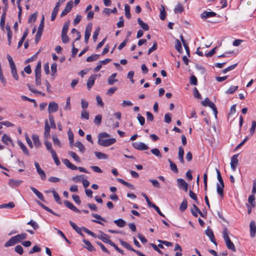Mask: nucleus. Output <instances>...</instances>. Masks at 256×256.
Returning a JSON list of instances; mask_svg holds the SVG:
<instances>
[{
    "label": "nucleus",
    "mask_w": 256,
    "mask_h": 256,
    "mask_svg": "<svg viewBox=\"0 0 256 256\" xmlns=\"http://www.w3.org/2000/svg\"><path fill=\"white\" fill-rule=\"evenodd\" d=\"M132 146L138 150H144L148 149V146L142 142H134L132 144Z\"/></svg>",
    "instance_id": "39448f33"
},
{
    "label": "nucleus",
    "mask_w": 256,
    "mask_h": 256,
    "mask_svg": "<svg viewBox=\"0 0 256 256\" xmlns=\"http://www.w3.org/2000/svg\"><path fill=\"white\" fill-rule=\"evenodd\" d=\"M82 242L86 244V246H84V248H86L90 252H92L95 250L93 246L91 244V243L88 240L84 239L82 240Z\"/></svg>",
    "instance_id": "b1692460"
},
{
    "label": "nucleus",
    "mask_w": 256,
    "mask_h": 256,
    "mask_svg": "<svg viewBox=\"0 0 256 256\" xmlns=\"http://www.w3.org/2000/svg\"><path fill=\"white\" fill-rule=\"evenodd\" d=\"M239 154H234L232 158H231V160H230V167L232 170L234 172L236 170V166L238 164V156Z\"/></svg>",
    "instance_id": "423d86ee"
},
{
    "label": "nucleus",
    "mask_w": 256,
    "mask_h": 256,
    "mask_svg": "<svg viewBox=\"0 0 256 256\" xmlns=\"http://www.w3.org/2000/svg\"><path fill=\"white\" fill-rule=\"evenodd\" d=\"M120 244L124 246L126 248L128 249V250H130V251L134 252V249L132 246L129 244L128 243L126 242L125 241H124L122 240H120Z\"/></svg>",
    "instance_id": "c756f323"
},
{
    "label": "nucleus",
    "mask_w": 256,
    "mask_h": 256,
    "mask_svg": "<svg viewBox=\"0 0 256 256\" xmlns=\"http://www.w3.org/2000/svg\"><path fill=\"white\" fill-rule=\"evenodd\" d=\"M73 4L74 3L72 0H70L67 3L65 8L62 11L60 14L61 17H63L64 16L66 15L71 10L73 6Z\"/></svg>",
    "instance_id": "6e6552de"
},
{
    "label": "nucleus",
    "mask_w": 256,
    "mask_h": 256,
    "mask_svg": "<svg viewBox=\"0 0 256 256\" xmlns=\"http://www.w3.org/2000/svg\"><path fill=\"white\" fill-rule=\"evenodd\" d=\"M17 243L20 242L22 240H24L27 237V234L26 233H22L14 236Z\"/></svg>",
    "instance_id": "393cba45"
},
{
    "label": "nucleus",
    "mask_w": 256,
    "mask_h": 256,
    "mask_svg": "<svg viewBox=\"0 0 256 256\" xmlns=\"http://www.w3.org/2000/svg\"><path fill=\"white\" fill-rule=\"evenodd\" d=\"M62 162L68 168L72 170H76L78 169V167L70 162L68 159H63Z\"/></svg>",
    "instance_id": "4be33fe9"
},
{
    "label": "nucleus",
    "mask_w": 256,
    "mask_h": 256,
    "mask_svg": "<svg viewBox=\"0 0 256 256\" xmlns=\"http://www.w3.org/2000/svg\"><path fill=\"white\" fill-rule=\"evenodd\" d=\"M180 40L183 44L186 50V52L188 56H190V50L188 44H186V41L184 40V37L182 36H180Z\"/></svg>",
    "instance_id": "2f4dec72"
},
{
    "label": "nucleus",
    "mask_w": 256,
    "mask_h": 256,
    "mask_svg": "<svg viewBox=\"0 0 256 256\" xmlns=\"http://www.w3.org/2000/svg\"><path fill=\"white\" fill-rule=\"evenodd\" d=\"M223 237L225 240L226 246L227 248L232 250V252H236V248L234 243L230 240L228 236V230L226 228H224L222 232Z\"/></svg>",
    "instance_id": "f03ea898"
},
{
    "label": "nucleus",
    "mask_w": 256,
    "mask_h": 256,
    "mask_svg": "<svg viewBox=\"0 0 256 256\" xmlns=\"http://www.w3.org/2000/svg\"><path fill=\"white\" fill-rule=\"evenodd\" d=\"M102 116L100 114H98L96 116L94 120V122L95 123V124L97 125L100 124L102 122Z\"/></svg>",
    "instance_id": "0e129e2a"
},
{
    "label": "nucleus",
    "mask_w": 256,
    "mask_h": 256,
    "mask_svg": "<svg viewBox=\"0 0 256 256\" xmlns=\"http://www.w3.org/2000/svg\"><path fill=\"white\" fill-rule=\"evenodd\" d=\"M206 234L210 238V241L216 245V242L214 238V236L212 230L208 228L205 231Z\"/></svg>",
    "instance_id": "ddd939ff"
},
{
    "label": "nucleus",
    "mask_w": 256,
    "mask_h": 256,
    "mask_svg": "<svg viewBox=\"0 0 256 256\" xmlns=\"http://www.w3.org/2000/svg\"><path fill=\"white\" fill-rule=\"evenodd\" d=\"M27 224L31 226L34 230H38L39 228L38 224L32 220H30V222H28L27 223Z\"/></svg>",
    "instance_id": "680f3d73"
},
{
    "label": "nucleus",
    "mask_w": 256,
    "mask_h": 256,
    "mask_svg": "<svg viewBox=\"0 0 256 256\" xmlns=\"http://www.w3.org/2000/svg\"><path fill=\"white\" fill-rule=\"evenodd\" d=\"M2 141L6 145L12 144L13 145V142L11 138L6 134H4L2 138Z\"/></svg>",
    "instance_id": "a211bd4d"
},
{
    "label": "nucleus",
    "mask_w": 256,
    "mask_h": 256,
    "mask_svg": "<svg viewBox=\"0 0 256 256\" xmlns=\"http://www.w3.org/2000/svg\"><path fill=\"white\" fill-rule=\"evenodd\" d=\"M75 146L77 147L80 151L82 152H84L85 150L84 146L83 144L80 141H77L75 143Z\"/></svg>",
    "instance_id": "37998d69"
},
{
    "label": "nucleus",
    "mask_w": 256,
    "mask_h": 256,
    "mask_svg": "<svg viewBox=\"0 0 256 256\" xmlns=\"http://www.w3.org/2000/svg\"><path fill=\"white\" fill-rule=\"evenodd\" d=\"M256 128V121L252 120V126L250 128V134L251 136H252L254 134V132H255Z\"/></svg>",
    "instance_id": "774afa93"
},
{
    "label": "nucleus",
    "mask_w": 256,
    "mask_h": 256,
    "mask_svg": "<svg viewBox=\"0 0 256 256\" xmlns=\"http://www.w3.org/2000/svg\"><path fill=\"white\" fill-rule=\"evenodd\" d=\"M114 222L120 228H122L126 224V222L122 218L114 220Z\"/></svg>",
    "instance_id": "4c0bfd02"
},
{
    "label": "nucleus",
    "mask_w": 256,
    "mask_h": 256,
    "mask_svg": "<svg viewBox=\"0 0 256 256\" xmlns=\"http://www.w3.org/2000/svg\"><path fill=\"white\" fill-rule=\"evenodd\" d=\"M64 203L67 208L72 210L76 212H80V210L70 202L68 200H64Z\"/></svg>",
    "instance_id": "dca6fc26"
},
{
    "label": "nucleus",
    "mask_w": 256,
    "mask_h": 256,
    "mask_svg": "<svg viewBox=\"0 0 256 256\" xmlns=\"http://www.w3.org/2000/svg\"><path fill=\"white\" fill-rule=\"evenodd\" d=\"M216 15L217 14L215 12L211 11L208 12L205 10L202 13L200 17L202 20H205L206 19L209 18L215 17L216 16Z\"/></svg>",
    "instance_id": "9d476101"
},
{
    "label": "nucleus",
    "mask_w": 256,
    "mask_h": 256,
    "mask_svg": "<svg viewBox=\"0 0 256 256\" xmlns=\"http://www.w3.org/2000/svg\"><path fill=\"white\" fill-rule=\"evenodd\" d=\"M32 139L35 146L38 148L41 144L38 136L37 134H33L32 136Z\"/></svg>",
    "instance_id": "bb28decb"
},
{
    "label": "nucleus",
    "mask_w": 256,
    "mask_h": 256,
    "mask_svg": "<svg viewBox=\"0 0 256 256\" xmlns=\"http://www.w3.org/2000/svg\"><path fill=\"white\" fill-rule=\"evenodd\" d=\"M50 126L48 124V120H46L45 121V125H44V136L46 138H48L50 137Z\"/></svg>",
    "instance_id": "2eb2a0df"
},
{
    "label": "nucleus",
    "mask_w": 256,
    "mask_h": 256,
    "mask_svg": "<svg viewBox=\"0 0 256 256\" xmlns=\"http://www.w3.org/2000/svg\"><path fill=\"white\" fill-rule=\"evenodd\" d=\"M48 118L50 122V126L52 128H56V125L54 120V116L52 114H49Z\"/></svg>",
    "instance_id": "79ce46f5"
},
{
    "label": "nucleus",
    "mask_w": 256,
    "mask_h": 256,
    "mask_svg": "<svg viewBox=\"0 0 256 256\" xmlns=\"http://www.w3.org/2000/svg\"><path fill=\"white\" fill-rule=\"evenodd\" d=\"M52 194L56 202L59 204H61L62 202L58 194L54 190H52Z\"/></svg>",
    "instance_id": "6e6d98bb"
},
{
    "label": "nucleus",
    "mask_w": 256,
    "mask_h": 256,
    "mask_svg": "<svg viewBox=\"0 0 256 256\" xmlns=\"http://www.w3.org/2000/svg\"><path fill=\"white\" fill-rule=\"evenodd\" d=\"M151 152L153 154L155 155L158 158H161L162 156V154L160 152L159 150L157 148H154L151 150Z\"/></svg>",
    "instance_id": "e2e57ef3"
},
{
    "label": "nucleus",
    "mask_w": 256,
    "mask_h": 256,
    "mask_svg": "<svg viewBox=\"0 0 256 256\" xmlns=\"http://www.w3.org/2000/svg\"><path fill=\"white\" fill-rule=\"evenodd\" d=\"M58 110V106L57 103L54 102H49L48 110L49 114L57 112Z\"/></svg>",
    "instance_id": "0eeeda50"
},
{
    "label": "nucleus",
    "mask_w": 256,
    "mask_h": 256,
    "mask_svg": "<svg viewBox=\"0 0 256 256\" xmlns=\"http://www.w3.org/2000/svg\"><path fill=\"white\" fill-rule=\"evenodd\" d=\"M18 144L20 146V148L22 150L26 156H29L30 154L28 150L24 144L21 141L18 142Z\"/></svg>",
    "instance_id": "72a5a7b5"
},
{
    "label": "nucleus",
    "mask_w": 256,
    "mask_h": 256,
    "mask_svg": "<svg viewBox=\"0 0 256 256\" xmlns=\"http://www.w3.org/2000/svg\"><path fill=\"white\" fill-rule=\"evenodd\" d=\"M59 7H58V6H56L54 8L53 11L52 13V16H51V20L54 21L56 19V16L58 12V11L59 10Z\"/></svg>",
    "instance_id": "c9c22d12"
},
{
    "label": "nucleus",
    "mask_w": 256,
    "mask_h": 256,
    "mask_svg": "<svg viewBox=\"0 0 256 256\" xmlns=\"http://www.w3.org/2000/svg\"><path fill=\"white\" fill-rule=\"evenodd\" d=\"M248 202L252 207H254L256 205L255 196L254 194H252L248 198Z\"/></svg>",
    "instance_id": "de8ad7c7"
},
{
    "label": "nucleus",
    "mask_w": 256,
    "mask_h": 256,
    "mask_svg": "<svg viewBox=\"0 0 256 256\" xmlns=\"http://www.w3.org/2000/svg\"><path fill=\"white\" fill-rule=\"evenodd\" d=\"M12 74L16 80H18V76L17 74L16 66H10Z\"/></svg>",
    "instance_id": "ea45409f"
},
{
    "label": "nucleus",
    "mask_w": 256,
    "mask_h": 256,
    "mask_svg": "<svg viewBox=\"0 0 256 256\" xmlns=\"http://www.w3.org/2000/svg\"><path fill=\"white\" fill-rule=\"evenodd\" d=\"M168 162H170V170L172 171H173L174 172L178 173V169L177 168V166L176 164L173 162L170 159V158L168 159Z\"/></svg>",
    "instance_id": "473e14b6"
},
{
    "label": "nucleus",
    "mask_w": 256,
    "mask_h": 256,
    "mask_svg": "<svg viewBox=\"0 0 256 256\" xmlns=\"http://www.w3.org/2000/svg\"><path fill=\"white\" fill-rule=\"evenodd\" d=\"M189 196L190 197L194 200L196 203H198V198L196 194L192 190H190L189 191Z\"/></svg>",
    "instance_id": "69168bd1"
},
{
    "label": "nucleus",
    "mask_w": 256,
    "mask_h": 256,
    "mask_svg": "<svg viewBox=\"0 0 256 256\" xmlns=\"http://www.w3.org/2000/svg\"><path fill=\"white\" fill-rule=\"evenodd\" d=\"M96 74L92 75L88 79L87 81V87L88 89H90L91 88L94 86L95 80L96 79Z\"/></svg>",
    "instance_id": "6ab92c4d"
},
{
    "label": "nucleus",
    "mask_w": 256,
    "mask_h": 256,
    "mask_svg": "<svg viewBox=\"0 0 256 256\" xmlns=\"http://www.w3.org/2000/svg\"><path fill=\"white\" fill-rule=\"evenodd\" d=\"M174 10L175 14H181L184 10V8L182 4L178 3L176 5Z\"/></svg>",
    "instance_id": "c85d7f7f"
},
{
    "label": "nucleus",
    "mask_w": 256,
    "mask_h": 256,
    "mask_svg": "<svg viewBox=\"0 0 256 256\" xmlns=\"http://www.w3.org/2000/svg\"><path fill=\"white\" fill-rule=\"evenodd\" d=\"M94 154L96 157L99 160L108 158L107 155L104 153L99 152H94Z\"/></svg>",
    "instance_id": "e433bc0d"
},
{
    "label": "nucleus",
    "mask_w": 256,
    "mask_h": 256,
    "mask_svg": "<svg viewBox=\"0 0 256 256\" xmlns=\"http://www.w3.org/2000/svg\"><path fill=\"white\" fill-rule=\"evenodd\" d=\"M250 235L252 238H254L256 234V225L254 220H252L250 224Z\"/></svg>",
    "instance_id": "4468645a"
},
{
    "label": "nucleus",
    "mask_w": 256,
    "mask_h": 256,
    "mask_svg": "<svg viewBox=\"0 0 256 256\" xmlns=\"http://www.w3.org/2000/svg\"><path fill=\"white\" fill-rule=\"evenodd\" d=\"M202 104L204 106H208L210 108L214 111L215 116H216L218 114L216 108L214 104L210 101L208 98H206L204 101L202 102Z\"/></svg>",
    "instance_id": "20e7f679"
},
{
    "label": "nucleus",
    "mask_w": 256,
    "mask_h": 256,
    "mask_svg": "<svg viewBox=\"0 0 256 256\" xmlns=\"http://www.w3.org/2000/svg\"><path fill=\"white\" fill-rule=\"evenodd\" d=\"M160 18L162 20H164L166 16V12L164 6H162V8L160 9Z\"/></svg>",
    "instance_id": "bf43d9fd"
},
{
    "label": "nucleus",
    "mask_w": 256,
    "mask_h": 256,
    "mask_svg": "<svg viewBox=\"0 0 256 256\" xmlns=\"http://www.w3.org/2000/svg\"><path fill=\"white\" fill-rule=\"evenodd\" d=\"M22 182V181L21 180H10L9 184L12 187H16L20 186Z\"/></svg>",
    "instance_id": "7c9ffc66"
},
{
    "label": "nucleus",
    "mask_w": 256,
    "mask_h": 256,
    "mask_svg": "<svg viewBox=\"0 0 256 256\" xmlns=\"http://www.w3.org/2000/svg\"><path fill=\"white\" fill-rule=\"evenodd\" d=\"M15 206L13 202H10L8 204H4L0 205V208H12Z\"/></svg>",
    "instance_id": "f704fd0d"
},
{
    "label": "nucleus",
    "mask_w": 256,
    "mask_h": 256,
    "mask_svg": "<svg viewBox=\"0 0 256 256\" xmlns=\"http://www.w3.org/2000/svg\"><path fill=\"white\" fill-rule=\"evenodd\" d=\"M28 30H26L24 32L23 35H22V38H20V40L19 41V42L18 43V48H20L22 46L24 40H25L26 37L28 36Z\"/></svg>",
    "instance_id": "a19ab883"
},
{
    "label": "nucleus",
    "mask_w": 256,
    "mask_h": 256,
    "mask_svg": "<svg viewBox=\"0 0 256 256\" xmlns=\"http://www.w3.org/2000/svg\"><path fill=\"white\" fill-rule=\"evenodd\" d=\"M100 234L98 235V238L102 240L104 242L109 244L111 242L109 239V236L102 231H100Z\"/></svg>",
    "instance_id": "9b49d317"
},
{
    "label": "nucleus",
    "mask_w": 256,
    "mask_h": 256,
    "mask_svg": "<svg viewBox=\"0 0 256 256\" xmlns=\"http://www.w3.org/2000/svg\"><path fill=\"white\" fill-rule=\"evenodd\" d=\"M36 203L40 206L42 208H43L44 210H46L47 212L53 214L54 216H60V214L55 213L52 209L50 208L44 204L42 202H40L39 200H36Z\"/></svg>",
    "instance_id": "aec40b11"
},
{
    "label": "nucleus",
    "mask_w": 256,
    "mask_h": 256,
    "mask_svg": "<svg viewBox=\"0 0 256 256\" xmlns=\"http://www.w3.org/2000/svg\"><path fill=\"white\" fill-rule=\"evenodd\" d=\"M51 154H52V156L54 161L56 164L57 166H59L60 164V162L56 154V152L55 151H52V152Z\"/></svg>",
    "instance_id": "58836bf2"
},
{
    "label": "nucleus",
    "mask_w": 256,
    "mask_h": 256,
    "mask_svg": "<svg viewBox=\"0 0 256 256\" xmlns=\"http://www.w3.org/2000/svg\"><path fill=\"white\" fill-rule=\"evenodd\" d=\"M14 250L16 252L20 255H22L24 252L23 248L20 245H17L14 248Z\"/></svg>",
    "instance_id": "338daca9"
},
{
    "label": "nucleus",
    "mask_w": 256,
    "mask_h": 256,
    "mask_svg": "<svg viewBox=\"0 0 256 256\" xmlns=\"http://www.w3.org/2000/svg\"><path fill=\"white\" fill-rule=\"evenodd\" d=\"M30 190L38 196V198L42 201H44V198L43 194L40 192L37 189L33 186L30 187Z\"/></svg>",
    "instance_id": "5701e85b"
},
{
    "label": "nucleus",
    "mask_w": 256,
    "mask_h": 256,
    "mask_svg": "<svg viewBox=\"0 0 256 256\" xmlns=\"http://www.w3.org/2000/svg\"><path fill=\"white\" fill-rule=\"evenodd\" d=\"M217 178L219 182V184H216V192L219 196L222 198L224 197V182L222 177L220 171L216 169Z\"/></svg>",
    "instance_id": "f257e3e1"
},
{
    "label": "nucleus",
    "mask_w": 256,
    "mask_h": 256,
    "mask_svg": "<svg viewBox=\"0 0 256 256\" xmlns=\"http://www.w3.org/2000/svg\"><path fill=\"white\" fill-rule=\"evenodd\" d=\"M138 22L144 30H149L148 24L144 22L140 18H138Z\"/></svg>",
    "instance_id": "cd10ccee"
},
{
    "label": "nucleus",
    "mask_w": 256,
    "mask_h": 256,
    "mask_svg": "<svg viewBox=\"0 0 256 256\" xmlns=\"http://www.w3.org/2000/svg\"><path fill=\"white\" fill-rule=\"evenodd\" d=\"M177 182L178 186L180 188L184 190L186 192L188 190V184L184 179L180 178H178Z\"/></svg>",
    "instance_id": "f8f14e48"
},
{
    "label": "nucleus",
    "mask_w": 256,
    "mask_h": 256,
    "mask_svg": "<svg viewBox=\"0 0 256 256\" xmlns=\"http://www.w3.org/2000/svg\"><path fill=\"white\" fill-rule=\"evenodd\" d=\"M125 15L128 18H130V6L128 4L124 5Z\"/></svg>",
    "instance_id": "8fccbe9b"
},
{
    "label": "nucleus",
    "mask_w": 256,
    "mask_h": 256,
    "mask_svg": "<svg viewBox=\"0 0 256 256\" xmlns=\"http://www.w3.org/2000/svg\"><path fill=\"white\" fill-rule=\"evenodd\" d=\"M35 75H41V62H38L36 66V67L35 70Z\"/></svg>",
    "instance_id": "864d4df0"
},
{
    "label": "nucleus",
    "mask_w": 256,
    "mask_h": 256,
    "mask_svg": "<svg viewBox=\"0 0 256 256\" xmlns=\"http://www.w3.org/2000/svg\"><path fill=\"white\" fill-rule=\"evenodd\" d=\"M184 149L182 146H180L178 148V158L180 160V162L182 164H184Z\"/></svg>",
    "instance_id": "f3484780"
},
{
    "label": "nucleus",
    "mask_w": 256,
    "mask_h": 256,
    "mask_svg": "<svg viewBox=\"0 0 256 256\" xmlns=\"http://www.w3.org/2000/svg\"><path fill=\"white\" fill-rule=\"evenodd\" d=\"M175 48L179 52L181 53L182 52V44L178 40H176Z\"/></svg>",
    "instance_id": "5fc2aeb1"
},
{
    "label": "nucleus",
    "mask_w": 256,
    "mask_h": 256,
    "mask_svg": "<svg viewBox=\"0 0 256 256\" xmlns=\"http://www.w3.org/2000/svg\"><path fill=\"white\" fill-rule=\"evenodd\" d=\"M34 166H36L37 172L40 176V178L43 180H45L46 179V174L44 170L40 168L39 164L38 162H35Z\"/></svg>",
    "instance_id": "1a4fd4ad"
},
{
    "label": "nucleus",
    "mask_w": 256,
    "mask_h": 256,
    "mask_svg": "<svg viewBox=\"0 0 256 256\" xmlns=\"http://www.w3.org/2000/svg\"><path fill=\"white\" fill-rule=\"evenodd\" d=\"M238 86H231L226 91V93L227 94H232L238 90Z\"/></svg>",
    "instance_id": "c03bdc74"
},
{
    "label": "nucleus",
    "mask_w": 256,
    "mask_h": 256,
    "mask_svg": "<svg viewBox=\"0 0 256 256\" xmlns=\"http://www.w3.org/2000/svg\"><path fill=\"white\" fill-rule=\"evenodd\" d=\"M99 56H100L99 54H92V55H91L90 56L87 58L86 61L88 62H93V61L96 60L97 59H98Z\"/></svg>",
    "instance_id": "09e8293b"
},
{
    "label": "nucleus",
    "mask_w": 256,
    "mask_h": 256,
    "mask_svg": "<svg viewBox=\"0 0 256 256\" xmlns=\"http://www.w3.org/2000/svg\"><path fill=\"white\" fill-rule=\"evenodd\" d=\"M109 244H110L111 246H112V247H114V249L118 252L119 253L121 254H124V251L120 249V248H118V246L115 244L114 242H110V243Z\"/></svg>",
    "instance_id": "052dcab7"
},
{
    "label": "nucleus",
    "mask_w": 256,
    "mask_h": 256,
    "mask_svg": "<svg viewBox=\"0 0 256 256\" xmlns=\"http://www.w3.org/2000/svg\"><path fill=\"white\" fill-rule=\"evenodd\" d=\"M17 244L14 236L12 237L6 242L4 244V246L7 248L10 246H14Z\"/></svg>",
    "instance_id": "a878e982"
},
{
    "label": "nucleus",
    "mask_w": 256,
    "mask_h": 256,
    "mask_svg": "<svg viewBox=\"0 0 256 256\" xmlns=\"http://www.w3.org/2000/svg\"><path fill=\"white\" fill-rule=\"evenodd\" d=\"M188 207V202L186 199H184L183 200L182 202L181 203L180 206V210L181 212L184 211Z\"/></svg>",
    "instance_id": "49530a36"
},
{
    "label": "nucleus",
    "mask_w": 256,
    "mask_h": 256,
    "mask_svg": "<svg viewBox=\"0 0 256 256\" xmlns=\"http://www.w3.org/2000/svg\"><path fill=\"white\" fill-rule=\"evenodd\" d=\"M69 26H70V22L68 21L66 22L64 24L63 27H62V34H67Z\"/></svg>",
    "instance_id": "13d9d810"
},
{
    "label": "nucleus",
    "mask_w": 256,
    "mask_h": 256,
    "mask_svg": "<svg viewBox=\"0 0 256 256\" xmlns=\"http://www.w3.org/2000/svg\"><path fill=\"white\" fill-rule=\"evenodd\" d=\"M68 154L71 156L74 160L80 162V158L78 157V156L76 154V153H75L74 152L70 151L68 152Z\"/></svg>",
    "instance_id": "4d7b16f0"
},
{
    "label": "nucleus",
    "mask_w": 256,
    "mask_h": 256,
    "mask_svg": "<svg viewBox=\"0 0 256 256\" xmlns=\"http://www.w3.org/2000/svg\"><path fill=\"white\" fill-rule=\"evenodd\" d=\"M52 141L54 145H56L58 147L62 146V144L58 136L56 135H52Z\"/></svg>",
    "instance_id": "a18cd8bd"
},
{
    "label": "nucleus",
    "mask_w": 256,
    "mask_h": 256,
    "mask_svg": "<svg viewBox=\"0 0 256 256\" xmlns=\"http://www.w3.org/2000/svg\"><path fill=\"white\" fill-rule=\"evenodd\" d=\"M44 144L46 146V147L48 150L50 151V153L52 154V151H54L52 148V145L50 142L47 140H44Z\"/></svg>",
    "instance_id": "3c124183"
},
{
    "label": "nucleus",
    "mask_w": 256,
    "mask_h": 256,
    "mask_svg": "<svg viewBox=\"0 0 256 256\" xmlns=\"http://www.w3.org/2000/svg\"><path fill=\"white\" fill-rule=\"evenodd\" d=\"M116 142V139L114 138H110L108 139H100L98 140V143L100 146H110Z\"/></svg>",
    "instance_id": "7ed1b4c3"
},
{
    "label": "nucleus",
    "mask_w": 256,
    "mask_h": 256,
    "mask_svg": "<svg viewBox=\"0 0 256 256\" xmlns=\"http://www.w3.org/2000/svg\"><path fill=\"white\" fill-rule=\"evenodd\" d=\"M22 0H17V1H16V3L18 4V19H19V21L20 22V18H21L22 14V6L20 4V2Z\"/></svg>",
    "instance_id": "603ef678"
},
{
    "label": "nucleus",
    "mask_w": 256,
    "mask_h": 256,
    "mask_svg": "<svg viewBox=\"0 0 256 256\" xmlns=\"http://www.w3.org/2000/svg\"><path fill=\"white\" fill-rule=\"evenodd\" d=\"M6 8H4L2 14L1 16L0 22V26L2 30H4V25H5V21H6Z\"/></svg>",
    "instance_id": "412c9836"
}]
</instances>
